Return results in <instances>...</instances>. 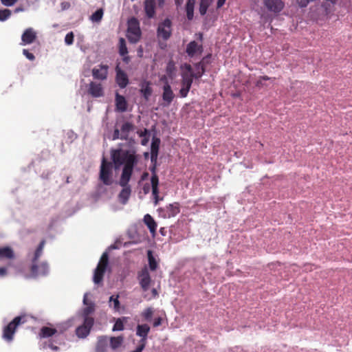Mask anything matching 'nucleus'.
<instances>
[{"mask_svg": "<svg viewBox=\"0 0 352 352\" xmlns=\"http://www.w3.org/2000/svg\"><path fill=\"white\" fill-rule=\"evenodd\" d=\"M140 284L144 291H147L151 283V277L148 270L145 267L139 274Z\"/></svg>", "mask_w": 352, "mask_h": 352, "instance_id": "obj_14", "label": "nucleus"}, {"mask_svg": "<svg viewBox=\"0 0 352 352\" xmlns=\"http://www.w3.org/2000/svg\"><path fill=\"white\" fill-rule=\"evenodd\" d=\"M160 140L158 138H153L151 146V161L157 160Z\"/></svg>", "mask_w": 352, "mask_h": 352, "instance_id": "obj_23", "label": "nucleus"}, {"mask_svg": "<svg viewBox=\"0 0 352 352\" xmlns=\"http://www.w3.org/2000/svg\"><path fill=\"white\" fill-rule=\"evenodd\" d=\"M153 309H152V308H151V307H148V308H147L146 309H145V310L142 312V316H144V318H145V320H146L149 321V320H151V317H152V316H153Z\"/></svg>", "mask_w": 352, "mask_h": 352, "instance_id": "obj_37", "label": "nucleus"}, {"mask_svg": "<svg viewBox=\"0 0 352 352\" xmlns=\"http://www.w3.org/2000/svg\"><path fill=\"white\" fill-rule=\"evenodd\" d=\"M88 92L95 98L101 97L104 95V91L101 83L96 82H90Z\"/></svg>", "mask_w": 352, "mask_h": 352, "instance_id": "obj_17", "label": "nucleus"}, {"mask_svg": "<svg viewBox=\"0 0 352 352\" xmlns=\"http://www.w3.org/2000/svg\"><path fill=\"white\" fill-rule=\"evenodd\" d=\"M211 1L212 0H201L199 12L201 15H204L206 13L207 9Z\"/></svg>", "mask_w": 352, "mask_h": 352, "instance_id": "obj_32", "label": "nucleus"}, {"mask_svg": "<svg viewBox=\"0 0 352 352\" xmlns=\"http://www.w3.org/2000/svg\"><path fill=\"white\" fill-rule=\"evenodd\" d=\"M23 54L30 60H34L35 58L34 54L30 53L28 50L24 49L23 50Z\"/></svg>", "mask_w": 352, "mask_h": 352, "instance_id": "obj_44", "label": "nucleus"}, {"mask_svg": "<svg viewBox=\"0 0 352 352\" xmlns=\"http://www.w3.org/2000/svg\"><path fill=\"white\" fill-rule=\"evenodd\" d=\"M226 0H218L217 8H221L224 3Z\"/></svg>", "mask_w": 352, "mask_h": 352, "instance_id": "obj_52", "label": "nucleus"}, {"mask_svg": "<svg viewBox=\"0 0 352 352\" xmlns=\"http://www.w3.org/2000/svg\"><path fill=\"white\" fill-rule=\"evenodd\" d=\"M112 139L113 140L120 139V131L118 129H116L114 130Z\"/></svg>", "mask_w": 352, "mask_h": 352, "instance_id": "obj_45", "label": "nucleus"}, {"mask_svg": "<svg viewBox=\"0 0 352 352\" xmlns=\"http://www.w3.org/2000/svg\"><path fill=\"white\" fill-rule=\"evenodd\" d=\"M14 258V253L10 247L0 248V260L11 259Z\"/></svg>", "mask_w": 352, "mask_h": 352, "instance_id": "obj_24", "label": "nucleus"}, {"mask_svg": "<svg viewBox=\"0 0 352 352\" xmlns=\"http://www.w3.org/2000/svg\"><path fill=\"white\" fill-rule=\"evenodd\" d=\"M145 346L143 344H140V345L137 347V349L131 352H142L144 349Z\"/></svg>", "mask_w": 352, "mask_h": 352, "instance_id": "obj_51", "label": "nucleus"}, {"mask_svg": "<svg viewBox=\"0 0 352 352\" xmlns=\"http://www.w3.org/2000/svg\"><path fill=\"white\" fill-rule=\"evenodd\" d=\"M182 68H185L186 71L183 72L182 73H192V69L191 66L188 64H185L184 66H182Z\"/></svg>", "mask_w": 352, "mask_h": 352, "instance_id": "obj_47", "label": "nucleus"}, {"mask_svg": "<svg viewBox=\"0 0 352 352\" xmlns=\"http://www.w3.org/2000/svg\"><path fill=\"white\" fill-rule=\"evenodd\" d=\"M150 331V327L146 324H138L136 328V335L142 338L140 341V344H143L144 346L146 345V341L147 338V335Z\"/></svg>", "mask_w": 352, "mask_h": 352, "instance_id": "obj_16", "label": "nucleus"}, {"mask_svg": "<svg viewBox=\"0 0 352 352\" xmlns=\"http://www.w3.org/2000/svg\"><path fill=\"white\" fill-rule=\"evenodd\" d=\"M124 329V325L120 319H118L113 325V331H122Z\"/></svg>", "mask_w": 352, "mask_h": 352, "instance_id": "obj_40", "label": "nucleus"}, {"mask_svg": "<svg viewBox=\"0 0 352 352\" xmlns=\"http://www.w3.org/2000/svg\"><path fill=\"white\" fill-rule=\"evenodd\" d=\"M179 204L177 203L169 204L166 207V216L170 218L175 217L179 212Z\"/></svg>", "mask_w": 352, "mask_h": 352, "instance_id": "obj_25", "label": "nucleus"}, {"mask_svg": "<svg viewBox=\"0 0 352 352\" xmlns=\"http://www.w3.org/2000/svg\"><path fill=\"white\" fill-rule=\"evenodd\" d=\"M107 338L106 336H101L98 338V342L97 346V350L99 349L100 346H103L107 344Z\"/></svg>", "mask_w": 352, "mask_h": 352, "instance_id": "obj_42", "label": "nucleus"}, {"mask_svg": "<svg viewBox=\"0 0 352 352\" xmlns=\"http://www.w3.org/2000/svg\"><path fill=\"white\" fill-rule=\"evenodd\" d=\"M133 129V126L130 122L124 123L120 128V139L128 140L129 135L131 131Z\"/></svg>", "mask_w": 352, "mask_h": 352, "instance_id": "obj_20", "label": "nucleus"}, {"mask_svg": "<svg viewBox=\"0 0 352 352\" xmlns=\"http://www.w3.org/2000/svg\"><path fill=\"white\" fill-rule=\"evenodd\" d=\"M1 3L6 7L14 6L19 0H0Z\"/></svg>", "mask_w": 352, "mask_h": 352, "instance_id": "obj_43", "label": "nucleus"}, {"mask_svg": "<svg viewBox=\"0 0 352 352\" xmlns=\"http://www.w3.org/2000/svg\"><path fill=\"white\" fill-rule=\"evenodd\" d=\"M7 274V269L5 267H0V276L3 277Z\"/></svg>", "mask_w": 352, "mask_h": 352, "instance_id": "obj_50", "label": "nucleus"}, {"mask_svg": "<svg viewBox=\"0 0 352 352\" xmlns=\"http://www.w3.org/2000/svg\"><path fill=\"white\" fill-rule=\"evenodd\" d=\"M44 245L45 241H42L34 253V256L32 259V264L31 266V274L32 277L45 276L49 272V267L47 263L43 262L38 264V258L42 254Z\"/></svg>", "mask_w": 352, "mask_h": 352, "instance_id": "obj_2", "label": "nucleus"}, {"mask_svg": "<svg viewBox=\"0 0 352 352\" xmlns=\"http://www.w3.org/2000/svg\"><path fill=\"white\" fill-rule=\"evenodd\" d=\"M119 44H120V54L123 56V55H125L126 54H127L128 51H127V48L126 46V43H125L124 39L122 38H120Z\"/></svg>", "mask_w": 352, "mask_h": 352, "instance_id": "obj_36", "label": "nucleus"}, {"mask_svg": "<svg viewBox=\"0 0 352 352\" xmlns=\"http://www.w3.org/2000/svg\"><path fill=\"white\" fill-rule=\"evenodd\" d=\"M94 324V319L91 317H85L82 325L76 329V335L78 337L84 338H86L90 332V330Z\"/></svg>", "mask_w": 352, "mask_h": 352, "instance_id": "obj_8", "label": "nucleus"}, {"mask_svg": "<svg viewBox=\"0 0 352 352\" xmlns=\"http://www.w3.org/2000/svg\"><path fill=\"white\" fill-rule=\"evenodd\" d=\"M109 67L106 65H100L98 67H94L92 69V76L95 79L104 80H106L108 75Z\"/></svg>", "mask_w": 352, "mask_h": 352, "instance_id": "obj_13", "label": "nucleus"}, {"mask_svg": "<svg viewBox=\"0 0 352 352\" xmlns=\"http://www.w3.org/2000/svg\"><path fill=\"white\" fill-rule=\"evenodd\" d=\"M50 347L53 350V351H58V347L56 346H54V345H50Z\"/></svg>", "mask_w": 352, "mask_h": 352, "instance_id": "obj_55", "label": "nucleus"}, {"mask_svg": "<svg viewBox=\"0 0 352 352\" xmlns=\"http://www.w3.org/2000/svg\"><path fill=\"white\" fill-rule=\"evenodd\" d=\"M186 52L189 56L194 57L202 53L203 47L201 45H199L196 41H193L187 45Z\"/></svg>", "mask_w": 352, "mask_h": 352, "instance_id": "obj_15", "label": "nucleus"}, {"mask_svg": "<svg viewBox=\"0 0 352 352\" xmlns=\"http://www.w3.org/2000/svg\"><path fill=\"white\" fill-rule=\"evenodd\" d=\"M144 222L147 226L151 233L154 235L156 231L157 223L153 218L150 214H147L144 217Z\"/></svg>", "mask_w": 352, "mask_h": 352, "instance_id": "obj_22", "label": "nucleus"}, {"mask_svg": "<svg viewBox=\"0 0 352 352\" xmlns=\"http://www.w3.org/2000/svg\"><path fill=\"white\" fill-rule=\"evenodd\" d=\"M23 11H24V8L23 7H21V6L17 7L14 10V12L15 13H18V12H23Z\"/></svg>", "mask_w": 352, "mask_h": 352, "instance_id": "obj_53", "label": "nucleus"}, {"mask_svg": "<svg viewBox=\"0 0 352 352\" xmlns=\"http://www.w3.org/2000/svg\"><path fill=\"white\" fill-rule=\"evenodd\" d=\"M11 11L8 9L0 10V21H4L11 16Z\"/></svg>", "mask_w": 352, "mask_h": 352, "instance_id": "obj_35", "label": "nucleus"}, {"mask_svg": "<svg viewBox=\"0 0 352 352\" xmlns=\"http://www.w3.org/2000/svg\"><path fill=\"white\" fill-rule=\"evenodd\" d=\"M158 36L162 38L168 39L171 33V21L166 19L158 26L157 29Z\"/></svg>", "mask_w": 352, "mask_h": 352, "instance_id": "obj_9", "label": "nucleus"}, {"mask_svg": "<svg viewBox=\"0 0 352 352\" xmlns=\"http://www.w3.org/2000/svg\"><path fill=\"white\" fill-rule=\"evenodd\" d=\"M174 71H175L174 63L172 61H170L168 63V65H167V67H166L167 74L169 75L170 76H171L172 74H173Z\"/></svg>", "mask_w": 352, "mask_h": 352, "instance_id": "obj_41", "label": "nucleus"}, {"mask_svg": "<svg viewBox=\"0 0 352 352\" xmlns=\"http://www.w3.org/2000/svg\"><path fill=\"white\" fill-rule=\"evenodd\" d=\"M162 324V318H157L155 320L154 322H153V326L154 327H158L160 326V324Z\"/></svg>", "mask_w": 352, "mask_h": 352, "instance_id": "obj_49", "label": "nucleus"}, {"mask_svg": "<svg viewBox=\"0 0 352 352\" xmlns=\"http://www.w3.org/2000/svg\"><path fill=\"white\" fill-rule=\"evenodd\" d=\"M56 332L55 329L50 328V327H43L41 329V334L44 338L50 337L53 336Z\"/></svg>", "mask_w": 352, "mask_h": 352, "instance_id": "obj_33", "label": "nucleus"}, {"mask_svg": "<svg viewBox=\"0 0 352 352\" xmlns=\"http://www.w3.org/2000/svg\"><path fill=\"white\" fill-rule=\"evenodd\" d=\"M204 72L205 70L203 65L201 63H199L196 65V72H192L191 74L193 78H199L204 74Z\"/></svg>", "mask_w": 352, "mask_h": 352, "instance_id": "obj_30", "label": "nucleus"}, {"mask_svg": "<svg viewBox=\"0 0 352 352\" xmlns=\"http://www.w3.org/2000/svg\"><path fill=\"white\" fill-rule=\"evenodd\" d=\"M113 164L111 162L106 161L103 157L100 170V180L107 186H109L113 183Z\"/></svg>", "mask_w": 352, "mask_h": 352, "instance_id": "obj_4", "label": "nucleus"}, {"mask_svg": "<svg viewBox=\"0 0 352 352\" xmlns=\"http://www.w3.org/2000/svg\"><path fill=\"white\" fill-rule=\"evenodd\" d=\"M116 102L117 109L120 111H125L126 110V102L122 96L116 94Z\"/></svg>", "mask_w": 352, "mask_h": 352, "instance_id": "obj_26", "label": "nucleus"}, {"mask_svg": "<svg viewBox=\"0 0 352 352\" xmlns=\"http://www.w3.org/2000/svg\"><path fill=\"white\" fill-rule=\"evenodd\" d=\"M74 34L72 32L67 33L65 37V43L67 45H71L74 43Z\"/></svg>", "mask_w": 352, "mask_h": 352, "instance_id": "obj_38", "label": "nucleus"}, {"mask_svg": "<svg viewBox=\"0 0 352 352\" xmlns=\"http://www.w3.org/2000/svg\"><path fill=\"white\" fill-rule=\"evenodd\" d=\"M182 88L179 91V93L181 97L185 98L187 96L188 93L191 87L193 77L190 73H182Z\"/></svg>", "mask_w": 352, "mask_h": 352, "instance_id": "obj_7", "label": "nucleus"}, {"mask_svg": "<svg viewBox=\"0 0 352 352\" xmlns=\"http://www.w3.org/2000/svg\"><path fill=\"white\" fill-rule=\"evenodd\" d=\"M264 5L268 10L274 12H279L284 8L282 0H263Z\"/></svg>", "mask_w": 352, "mask_h": 352, "instance_id": "obj_11", "label": "nucleus"}, {"mask_svg": "<svg viewBox=\"0 0 352 352\" xmlns=\"http://www.w3.org/2000/svg\"><path fill=\"white\" fill-rule=\"evenodd\" d=\"M147 256L150 269L153 271L155 270L157 267V264L153 256L152 251L148 250Z\"/></svg>", "mask_w": 352, "mask_h": 352, "instance_id": "obj_31", "label": "nucleus"}, {"mask_svg": "<svg viewBox=\"0 0 352 352\" xmlns=\"http://www.w3.org/2000/svg\"><path fill=\"white\" fill-rule=\"evenodd\" d=\"M111 302L113 303V308L116 310H118L119 307H120V302L118 300V296H116V297L114 296H111L109 298V303L111 304Z\"/></svg>", "mask_w": 352, "mask_h": 352, "instance_id": "obj_39", "label": "nucleus"}, {"mask_svg": "<svg viewBox=\"0 0 352 352\" xmlns=\"http://www.w3.org/2000/svg\"><path fill=\"white\" fill-rule=\"evenodd\" d=\"M196 3V0H188L186 9L187 13V17L188 19H192L193 17L194 6Z\"/></svg>", "mask_w": 352, "mask_h": 352, "instance_id": "obj_28", "label": "nucleus"}, {"mask_svg": "<svg viewBox=\"0 0 352 352\" xmlns=\"http://www.w3.org/2000/svg\"><path fill=\"white\" fill-rule=\"evenodd\" d=\"M127 38L131 43H137L141 36L139 21L135 18H131L128 21Z\"/></svg>", "mask_w": 352, "mask_h": 352, "instance_id": "obj_5", "label": "nucleus"}, {"mask_svg": "<svg viewBox=\"0 0 352 352\" xmlns=\"http://www.w3.org/2000/svg\"><path fill=\"white\" fill-rule=\"evenodd\" d=\"M123 342V338L121 336L111 337L110 338V345L113 349L118 348Z\"/></svg>", "mask_w": 352, "mask_h": 352, "instance_id": "obj_29", "label": "nucleus"}, {"mask_svg": "<svg viewBox=\"0 0 352 352\" xmlns=\"http://www.w3.org/2000/svg\"><path fill=\"white\" fill-rule=\"evenodd\" d=\"M153 294L155 296V295H157V291H156V289H153Z\"/></svg>", "mask_w": 352, "mask_h": 352, "instance_id": "obj_57", "label": "nucleus"}, {"mask_svg": "<svg viewBox=\"0 0 352 352\" xmlns=\"http://www.w3.org/2000/svg\"><path fill=\"white\" fill-rule=\"evenodd\" d=\"M116 80L120 88H124L129 83L127 75L124 72L121 70L118 67H116Z\"/></svg>", "mask_w": 352, "mask_h": 352, "instance_id": "obj_18", "label": "nucleus"}, {"mask_svg": "<svg viewBox=\"0 0 352 352\" xmlns=\"http://www.w3.org/2000/svg\"><path fill=\"white\" fill-rule=\"evenodd\" d=\"M111 158L116 169L124 164L119 182L122 190L118 195V199L122 204H126L131 193V189L128 183L131 179L133 166L137 162L135 151L122 149L112 150Z\"/></svg>", "mask_w": 352, "mask_h": 352, "instance_id": "obj_1", "label": "nucleus"}, {"mask_svg": "<svg viewBox=\"0 0 352 352\" xmlns=\"http://www.w3.org/2000/svg\"><path fill=\"white\" fill-rule=\"evenodd\" d=\"M83 303L86 305H89V303L87 302V294H85L84 295V298H83Z\"/></svg>", "mask_w": 352, "mask_h": 352, "instance_id": "obj_54", "label": "nucleus"}, {"mask_svg": "<svg viewBox=\"0 0 352 352\" xmlns=\"http://www.w3.org/2000/svg\"><path fill=\"white\" fill-rule=\"evenodd\" d=\"M62 6H63V9H65L67 7L69 6V4L67 3H63Z\"/></svg>", "mask_w": 352, "mask_h": 352, "instance_id": "obj_56", "label": "nucleus"}, {"mask_svg": "<svg viewBox=\"0 0 352 352\" xmlns=\"http://www.w3.org/2000/svg\"><path fill=\"white\" fill-rule=\"evenodd\" d=\"M270 78H268L267 76H263V77H261V78L256 82V86L258 87H260V86H263V80H270Z\"/></svg>", "mask_w": 352, "mask_h": 352, "instance_id": "obj_48", "label": "nucleus"}, {"mask_svg": "<svg viewBox=\"0 0 352 352\" xmlns=\"http://www.w3.org/2000/svg\"><path fill=\"white\" fill-rule=\"evenodd\" d=\"M109 263V256L107 252H104L100 257L96 268L94 272L93 281L96 285H99L102 282L104 272Z\"/></svg>", "mask_w": 352, "mask_h": 352, "instance_id": "obj_3", "label": "nucleus"}, {"mask_svg": "<svg viewBox=\"0 0 352 352\" xmlns=\"http://www.w3.org/2000/svg\"><path fill=\"white\" fill-rule=\"evenodd\" d=\"M142 94H143L144 97L148 100V98L150 97V96L152 94V89L150 87V83L147 81L142 82L141 83V89H140Z\"/></svg>", "mask_w": 352, "mask_h": 352, "instance_id": "obj_27", "label": "nucleus"}, {"mask_svg": "<svg viewBox=\"0 0 352 352\" xmlns=\"http://www.w3.org/2000/svg\"><path fill=\"white\" fill-rule=\"evenodd\" d=\"M155 0H145L144 1V11L148 18H153L155 16Z\"/></svg>", "mask_w": 352, "mask_h": 352, "instance_id": "obj_19", "label": "nucleus"}, {"mask_svg": "<svg viewBox=\"0 0 352 352\" xmlns=\"http://www.w3.org/2000/svg\"><path fill=\"white\" fill-rule=\"evenodd\" d=\"M24 322L25 320L24 317L23 316H17L14 318V320L4 328L3 338L8 342L12 340L13 335L17 326L21 323H23Z\"/></svg>", "mask_w": 352, "mask_h": 352, "instance_id": "obj_6", "label": "nucleus"}, {"mask_svg": "<svg viewBox=\"0 0 352 352\" xmlns=\"http://www.w3.org/2000/svg\"><path fill=\"white\" fill-rule=\"evenodd\" d=\"M175 98V94L170 87V85L166 82L163 86L162 99L164 101V106L168 107L172 102Z\"/></svg>", "mask_w": 352, "mask_h": 352, "instance_id": "obj_10", "label": "nucleus"}, {"mask_svg": "<svg viewBox=\"0 0 352 352\" xmlns=\"http://www.w3.org/2000/svg\"><path fill=\"white\" fill-rule=\"evenodd\" d=\"M202 36H202V34H199V38L201 40L202 39Z\"/></svg>", "mask_w": 352, "mask_h": 352, "instance_id": "obj_58", "label": "nucleus"}, {"mask_svg": "<svg viewBox=\"0 0 352 352\" xmlns=\"http://www.w3.org/2000/svg\"><path fill=\"white\" fill-rule=\"evenodd\" d=\"M94 311V307L93 306H87L85 309H84V314L86 316L85 317H89L88 315L91 313L92 311Z\"/></svg>", "mask_w": 352, "mask_h": 352, "instance_id": "obj_46", "label": "nucleus"}, {"mask_svg": "<svg viewBox=\"0 0 352 352\" xmlns=\"http://www.w3.org/2000/svg\"><path fill=\"white\" fill-rule=\"evenodd\" d=\"M102 15L103 10L102 9H99L93 13L90 18L92 21L99 22L102 19Z\"/></svg>", "mask_w": 352, "mask_h": 352, "instance_id": "obj_34", "label": "nucleus"}, {"mask_svg": "<svg viewBox=\"0 0 352 352\" xmlns=\"http://www.w3.org/2000/svg\"><path fill=\"white\" fill-rule=\"evenodd\" d=\"M36 38V32L32 28H27L21 36L22 45H29L32 43Z\"/></svg>", "mask_w": 352, "mask_h": 352, "instance_id": "obj_12", "label": "nucleus"}, {"mask_svg": "<svg viewBox=\"0 0 352 352\" xmlns=\"http://www.w3.org/2000/svg\"><path fill=\"white\" fill-rule=\"evenodd\" d=\"M151 186H152V192L154 196V198L155 199V204H157V199H158V183L159 179L158 177L155 173H153L151 179Z\"/></svg>", "mask_w": 352, "mask_h": 352, "instance_id": "obj_21", "label": "nucleus"}]
</instances>
